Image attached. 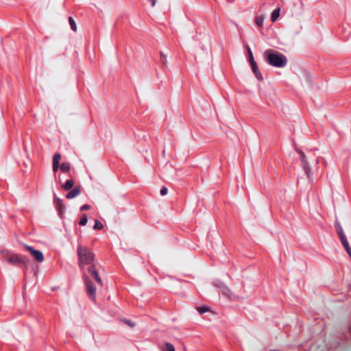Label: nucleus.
Listing matches in <instances>:
<instances>
[{
	"label": "nucleus",
	"mask_w": 351,
	"mask_h": 351,
	"mask_svg": "<svg viewBox=\"0 0 351 351\" xmlns=\"http://www.w3.org/2000/svg\"><path fill=\"white\" fill-rule=\"evenodd\" d=\"M341 243L343 246L345 247L346 251L351 258V248L350 247L348 240L341 242Z\"/></svg>",
	"instance_id": "obj_15"
},
{
	"label": "nucleus",
	"mask_w": 351,
	"mask_h": 351,
	"mask_svg": "<svg viewBox=\"0 0 351 351\" xmlns=\"http://www.w3.org/2000/svg\"><path fill=\"white\" fill-rule=\"evenodd\" d=\"M324 165L326 166L327 165V163L326 161H324Z\"/></svg>",
	"instance_id": "obj_32"
},
{
	"label": "nucleus",
	"mask_w": 351,
	"mask_h": 351,
	"mask_svg": "<svg viewBox=\"0 0 351 351\" xmlns=\"http://www.w3.org/2000/svg\"><path fill=\"white\" fill-rule=\"evenodd\" d=\"M69 25L71 26V28L74 32H76L77 31V25L75 24V22L74 19L71 16L69 17Z\"/></svg>",
	"instance_id": "obj_16"
},
{
	"label": "nucleus",
	"mask_w": 351,
	"mask_h": 351,
	"mask_svg": "<svg viewBox=\"0 0 351 351\" xmlns=\"http://www.w3.org/2000/svg\"><path fill=\"white\" fill-rule=\"evenodd\" d=\"M2 258L8 263L16 265H26L27 258L21 255L13 254L6 250L1 251Z\"/></svg>",
	"instance_id": "obj_3"
},
{
	"label": "nucleus",
	"mask_w": 351,
	"mask_h": 351,
	"mask_svg": "<svg viewBox=\"0 0 351 351\" xmlns=\"http://www.w3.org/2000/svg\"><path fill=\"white\" fill-rule=\"evenodd\" d=\"M319 162V158H317L316 162L318 163Z\"/></svg>",
	"instance_id": "obj_31"
},
{
	"label": "nucleus",
	"mask_w": 351,
	"mask_h": 351,
	"mask_svg": "<svg viewBox=\"0 0 351 351\" xmlns=\"http://www.w3.org/2000/svg\"><path fill=\"white\" fill-rule=\"evenodd\" d=\"M161 56L164 57V58H166V56L165 54H163L162 53H161Z\"/></svg>",
	"instance_id": "obj_30"
},
{
	"label": "nucleus",
	"mask_w": 351,
	"mask_h": 351,
	"mask_svg": "<svg viewBox=\"0 0 351 351\" xmlns=\"http://www.w3.org/2000/svg\"><path fill=\"white\" fill-rule=\"evenodd\" d=\"M87 221H88V218H87L86 215H83L82 217H81L79 224L80 226H85L87 223Z\"/></svg>",
	"instance_id": "obj_19"
},
{
	"label": "nucleus",
	"mask_w": 351,
	"mask_h": 351,
	"mask_svg": "<svg viewBox=\"0 0 351 351\" xmlns=\"http://www.w3.org/2000/svg\"><path fill=\"white\" fill-rule=\"evenodd\" d=\"M264 58L269 64L275 67H285L287 64V57L273 49H267L264 52Z\"/></svg>",
	"instance_id": "obj_1"
},
{
	"label": "nucleus",
	"mask_w": 351,
	"mask_h": 351,
	"mask_svg": "<svg viewBox=\"0 0 351 351\" xmlns=\"http://www.w3.org/2000/svg\"><path fill=\"white\" fill-rule=\"evenodd\" d=\"M78 256V265L82 270L84 265H91L95 260L94 253L86 246L78 245L77 249Z\"/></svg>",
	"instance_id": "obj_2"
},
{
	"label": "nucleus",
	"mask_w": 351,
	"mask_h": 351,
	"mask_svg": "<svg viewBox=\"0 0 351 351\" xmlns=\"http://www.w3.org/2000/svg\"><path fill=\"white\" fill-rule=\"evenodd\" d=\"M296 152L300 155L301 165H302L303 169L304 170L306 175L308 177H310L311 175L312 174V172H311V167L309 166L308 162L306 159V157L304 153L299 149H296Z\"/></svg>",
	"instance_id": "obj_5"
},
{
	"label": "nucleus",
	"mask_w": 351,
	"mask_h": 351,
	"mask_svg": "<svg viewBox=\"0 0 351 351\" xmlns=\"http://www.w3.org/2000/svg\"><path fill=\"white\" fill-rule=\"evenodd\" d=\"M74 185V181L73 180H68L66 181L64 184L62 185V189L64 191H69L71 190Z\"/></svg>",
	"instance_id": "obj_11"
},
{
	"label": "nucleus",
	"mask_w": 351,
	"mask_h": 351,
	"mask_svg": "<svg viewBox=\"0 0 351 351\" xmlns=\"http://www.w3.org/2000/svg\"><path fill=\"white\" fill-rule=\"evenodd\" d=\"M83 279L86 285V293L88 297L94 300L95 299L96 288L88 276L85 274L83 275Z\"/></svg>",
	"instance_id": "obj_4"
},
{
	"label": "nucleus",
	"mask_w": 351,
	"mask_h": 351,
	"mask_svg": "<svg viewBox=\"0 0 351 351\" xmlns=\"http://www.w3.org/2000/svg\"><path fill=\"white\" fill-rule=\"evenodd\" d=\"M162 351H176L174 346L168 342L164 343V346L162 349Z\"/></svg>",
	"instance_id": "obj_12"
},
{
	"label": "nucleus",
	"mask_w": 351,
	"mask_h": 351,
	"mask_svg": "<svg viewBox=\"0 0 351 351\" xmlns=\"http://www.w3.org/2000/svg\"><path fill=\"white\" fill-rule=\"evenodd\" d=\"M54 201L56 203L57 207L59 210H60L61 208H62V201L59 197H58L56 195L54 197Z\"/></svg>",
	"instance_id": "obj_18"
},
{
	"label": "nucleus",
	"mask_w": 351,
	"mask_h": 351,
	"mask_svg": "<svg viewBox=\"0 0 351 351\" xmlns=\"http://www.w3.org/2000/svg\"><path fill=\"white\" fill-rule=\"evenodd\" d=\"M250 64L251 65L252 70L253 73H254L255 76L256 77V78L259 80H263V77H262L261 73L258 70L257 64L255 62V60L251 61L250 62Z\"/></svg>",
	"instance_id": "obj_9"
},
{
	"label": "nucleus",
	"mask_w": 351,
	"mask_h": 351,
	"mask_svg": "<svg viewBox=\"0 0 351 351\" xmlns=\"http://www.w3.org/2000/svg\"><path fill=\"white\" fill-rule=\"evenodd\" d=\"M280 15V8L275 9L271 16V19L272 22H274L277 20Z\"/></svg>",
	"instance_id": "obj_13"
},
{
	"label": "nucleus",
	"mask_w": 351,
	"mask_h": 351,
	"mask_svg": "<svg viewBox=\"0 0 351 351\" xmlns=\"http://www.w3.org/2000/svg\"><path fill=\"white\" fill-rule=\"evenodd\" d=\"M246 49H247L248 56H249V62H250L251 61L254 60L253 53H252L251 49L250 48L249 46H247Z\"/></svg>",
	"instance_id": "obj_23"
},
{
	"label": "nucleus",
	"mask_w": 351,
	"mask_h": 351,
	"mask_svg": "<svg viewBox=\"0 0 351 351\" xmlns=\"http://www.w3.org/2000/svg\"><path fill=\"white\" fill-rule=\"evenodd\" d=\"M88 272L90 274V275L96 280V282L100 285H103V282L101 278H100L98 271L96 268V267L93 265H91L88 268Z\"/></svg>",
	"instance_id": "obj_7"
},
{
	"label": "nucleus",
	"mask_w": 351,
	"mask_h": 351,
	"mask_svg": "<svg viewBox=\"0 0 351 351\" xmlns=\"http://www.w3.org/2000/svg\"><path fill=\"white\" fill-rule=\"evenodd\" d=\"M222 292H223L225 295H228H228H229V293H230V291L229 290V289H228V288H227V287H223L222 288Z\"/></svg>",
	"instance_id": "obj_26"
},
{
	"label": "nucleus",
	"mask_w": 351,
	"mask_h": 351,
	"mask_svg": "<svg viewBox=\"0 0 351 351\" xmlns=\"http://www.w3.org/2000/svg\"><path fill=\"white\" fill-rule=\"evenodd\" d=\"M197 310L200 314H203V313L208 311L209 308L207 306H199L197 308Z\"/></svg>",
	"instance_id": "obj_21"
},
{
	"label": "nucleus",
	"mask_w": 351,
	"mask_h": 351,
	"mask_svg": "<svg viewBox=\"0 0 351 351\" xmlns=\"http://www.w3.org/2000/svg\"><path fill=\"white\" fill-rule=\"evenodd\" d=\"M152 7H154L156 5V0H147Z\"/></svg>",
	"instance_id": "obj_29"
},
{
	"label": "nucleus",
	"mask_w": 351,
	"mask_h": 351,
	"mask_svg": "<svg viewBox=\"0 0 351 351\" xmlns=\"http://www.w3.org/2000/svg\"><path fill=\"white\" fill-rule=\"evenodd\" d=\"M60 169L63 172H69L70 170V164L68 162H63L61 164Z\"/></svg>",
	"instance_id": "obj_14"
},
{
	"label": "nucleus",
	"mask_w": 351,
	"mask_h": 351,
	"mask_svg": "<svg viewBox=\"0 0 351 351\" xmlns=\"http://www.w3.org/2000/svg\"><path fill=\"white\" fill-rule=\"evenodd\" d=\"M125 324H126L128 326H129L130 328H134L136 324L130 319H123L122 320Z\"/></svg>",
	"instance_id": "obj_24"
},
{
	"label": "nucleus",
	"mask_w": 351,
	"mask_h": 351,
	"mask_svg": "<svg viewBox=\"0 0 351 351\" xmlns=\"http://www.w3.org/2000/svg\"><path fill=\"white\" fill-rule=\"evenodd\" d=\"M90 208V205H88V204H84V205H83V206L80 208V210H81V211H82V210H89Z\"/></svg>",
	"instance_id": "obj_27"
},
{
	"label": "nucleus",
	"mask_w": 351,
	"mask_h": 351,
	"mask_svg": "<svg viewBox=\"0 0 351 351\" xmlns=\"http://www.w3.org/2000/svg\"><path fill=\"white\" fill-rule=\"evenodd\" d=\"M24 247L36 261L42 263L44 261V255L41 251L36 250L27 245H24Z\"/></svg>",
	"instance_id": "obj_6"
},
{
	"label": "nucleus",
	"mask_w": 351,
	"mask_h": 351,
	"mask_svg": "<svg viewBox=\"0 0 351 351\" xmlns=\"http://www.w3.org/2000/svg\"><path fill=\"white\" fill-rule=\"evenodd\" d=\"M52 167H53V171L54 172H56L58 171V169H59L60 166H59V164H53Z\"/></svg>",
	"instance_id": "obj_28"
},
{
	"label": "nucleus",
	"mask_w": 351,
	"mask_h": 351,
	"mask_svg": "<svg viewBox=\"0 0 351 351\" xmlns=\"http://www.w3.org/2000/svg\"><path fill=\"white\" fill-rule=\"evenodd\" d=\"M103 227H104V226L101 223V222H100L98 220L95 221V225H94V227H93V228L95 230H101L103 228Z\"/></svg>",
	"instance_id": "obj_20"
},
{
	"label": "nucleus",
	"mask_w": 351,
	"mask_h": 351,
	"mask_svg": "<svg viewBox=\"0 0 351 351\" xmlns=\"http://www.w3.org/2000/svg\"><path fill=\"white\" fill-rule=\"evenodd\" d=\"M335 228L336 229L337 233L339 237L341 242L348 240L343 232V230L339 221H335Z\"/></svg>",
	"instance_id": "obj_8"
},
{
	"label": "nucleus",
	"mask_w": 351,
	"mask_h": 351,
	"mask_svg": "<svg viewBox=\"0 0 351 351\" xmlns=\"http://www.w3.org/2000/svg\"><path fill=\"white\" fill-rule=\"evenodd\" d=\"M167 191H168L166 187L163 186V187L160 189V195H161L164 196V195H165L167 193Z\"/></svg>",
	"instance_id": "obj_25"
},
{
	"label": "nucleus",
	"mask_w": 351,
	"mask_h": 351,
	"mask_svg": "<svg viewBox=\"0 0 351 351\" xmlns=\"http://www.w3.org/2000/svg\"><path fill=\"white\" fill-rule=\"evenodd\" d=\"M264 18L263 16H258L256 19V23L258 27H261L263 24Z\"/></svg>",
	"instance_id": "obj_22"
},
{
	"label": "nucleus",
	"mask_w": 351,
	"mask_h": 351,
	"mask_svg": "<svg viewBox=\"0 0 351 351\" xmlns=\"http://www.w3.org/2000/svg\"><path fill=\"white\" fill-rule=\"evenodd\" d=\"M61 154L59 153H56L53 156V164H59L61 160Z\"/></svg>",
	"instance_id": "obj_17"
},
{
	"label": "nucleus",
	"mask_w": 351,
	"mask_h": 351,
	"mask_svg": "<svg viewBox=\"0 0 351 351\" xmlns=\"http://www.w3.org/2000/svg\"><path fill=\"white\" fill-rule=\"evenodd\" d=\"M80 192H81V187L80 186H75L66 195V197L67 199L75 198L80 194Z\"/></svg>",
	"instance_id": "obj_10"
}]
</instances>
